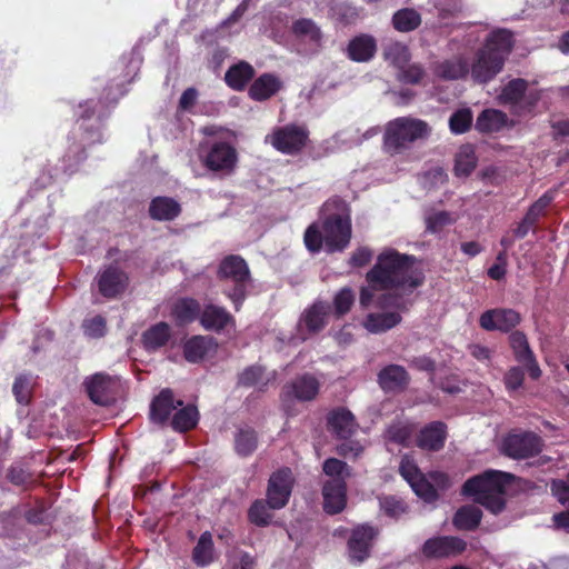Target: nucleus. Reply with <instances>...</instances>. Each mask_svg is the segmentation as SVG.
I'll use <instances>...</instances> for the list:
<instances>
[{
    "instance_id": "1",
    "label": "nucleus",
    "mask_w": 569,
    "mask_h": 569,
    "mask_svg": "<svg viewBox=\"0 0 569 569\" xmlns=\"http://www.w3.org/2000/svg\"><path fill=\"white\" fill-rule=\"evenodd\" d=\"M417 262L418 259L412 254L386 248L377 256L375 264L366 273V281L373 288L413 293L426 279L423 271L416 266Z\"/></svg>"
},
{
    "instance_id": "2",
    "label": "nucleus",
    "mask_w": 569,
    "mask_h": 569,
    "mask_svg": "<svg viewBox=\"0 0 569 569\" xmlns=\"http://www.w3.org/2000/svg\"><path fill=\"white\" fill-rule=\"evenodd\" d=\"M515 46L513 33L507 29L491 31L485 44L476 54V60L469 67L475 82L485 84L491 81L503 69L505 62Z\"/></svg>"
},
{
    "instance_id": "3",
    "label": "nucleus",
    "mask_w": 569,
    "mask_h": 569,
    "mask_svg": "<svg viewBox=\"0 0 569 569\" xmlns=\"http://www.w3.org/2000/svg\"><path fill=\"white\" fill-rule=\"evenodd\" d=\"M515 480L516 476L512 473L489 469L469 478L462 485L461 493L472 497L493 515H499L506 508L507 488Z\"/></svg>"
},
{
    "instance_id": "4",
    "label": "nucleus",
    "mask_w": 569,
    "mask_h": 569,
    "mask_svg": "<svg viewBox=\"0 0 569 569\" xmlns=\"http://www.w3.org/2000/svg\"><path fill=\"white\" fill-rule=\"evenodd\" d=\"M432 133L431 126L419 118L398 117L387 122L382 137V148L391 157L403 154L412 146L426 141Z\"/></svg>"
},
{
    "instance_id": "5",
    "label": "nucleus",
    "mask_w": 569,
    "mask_h": 569,
    "mask_svg": "<svg viewBox=\"0 0 569 569\" xmlns=\"http://www.w3.org/2000/svg\"><path fill=\"white\" fill-rule=\"evenodd\" d=\"M217 278L220 281H231L232 288L223 291L239 311L246 297L247 287L251 281V273L247 261L239 254L226 256L219 263Z\"/></svg>"
},
{
    "instance_id": "6",
    "label": "nucleus",
    "mask_w": 569,
    "mask_h": 569,
    "mask_svg": "<svg viewBox=\"0 0 569 569\" xmlns=\"http://www.w3.org/2000/svg\"><path fill=\"white\" fill-rule=\"evenodd\" d=\"M308 141L309 130L305 126L296 123L276 127L266 137L267 143H270L277 151L288 156L299 154L307 147Z\"/></svg>"
},
{
    "instance_id": "7",
    "label": "nucleus",
    "mask_w": 569,
    "mask_h": 569,
    "mask_svg": "<svg viewBox=\"0 0 569 569\" xmlns=\"http://www.w3.org/2000/svg\"><path fill=\"white\" fill-rule=\"evenodd\" d=\"M325 232L326 252L329 254L345 251L351 241L352 223L349 213H330L321 221Z\"/></svg>"
},
{
    "instance_id": "8",
    "label": "nucleus",
    "mask_w": 569,
    "mask_h": 569,
    "mask_svg": "<svg viewBox=\"0 0 569 569\" xmlns=\"http://www.w3.org/2000/svg\"><path fill=\"white\" fill-rule=\"evenodd\" d=\"M202 152L201 162L211 172L229 176L237 168L238 152L227 141H214L206 150L202 149Z\"/></svg>"
},
{
    "instance_id": "9",
    "label": "nucleus",
    "mask_w": 569,
    "mask_h": 569,
    "mask_svg": "<svg viewBox=\"0 0 569 569\" xmlns=\"http://www.w3.org/2000/svg\"><path fill=\"white\" fill-rule=\"evenodd\" d=\"M542 438L532 431L508 433L501 445V452L516 460H523L540 455L543 450Z\"/></svg>"
},
{
    "instance_id": "10",
    "label": "nucleus",
    "mask_w": 569,
    "mask_h": 569,
    "mask_svg": "<svg viewBox=\"0 0 569 569\" xmlns=\"http://www.w3.org/2000/svg\"><path fill=\"white\" fill-rule=\"evenodd\" d=\"M379 536V529L369 523L353 527L347 541L349 561L359 565L366 561L371 553L373 542Z\"/></svg>"
},
{
    "instance_id": "11",
    "label": "nucleus",
    "mask_w": 569,
    "mask_h": 569,
    "mask_svg": "<svg viewBox=\"0 0 569 569\" xmlns=\"http://www.w3.org/2000/svg\"><path fill=\"white\" fill-rule=\"evenodd\" d=\"M295 486L290 468L283 467L271 473L267 486L268 505L273 510L282 509L289 502Z\"/></svg>"
},
{
    "instance_id": "12",
    "label": "nucleus",
    "mask_w": 569,
    "mask_h": 569,
    "mask_svg": "<svg viewBox=\"0 0 569 569\" xmlns=\"http://www.w3.org/2000/svg\"><path fill=\"white\" fill-rule=\"evenodd\" d=\"M467 542L456 536H437L427 539L421 546V555L429 560L456 557L463 553Z\"/></svg>"
},
{
    "instance_id": "13",
    "label": "nucleus",
    "mask_w": 569,
    "mask_h": 569,
    "mask_svg": "<svg viewBox=\"0 0 569 569\" xmlns=\"http://www.w3.org/2000/svg\"><path fill=\"white\" fill-rule=\"evenodd\" d=\"M508 340L515 360L526 368L530 379L538 380L542 371L526 333L520 330H515L509 335Z\"/></svg>"
},
{
    "instance_id": "14",
    "label": "nucleus",
    "mask_w": 569,
    "mask_h": 569,
    "mask_svg": "<svg viewBox=\"0 0 569 569\" xmlns=\"http://www.w3.org/2000/svg\"><path fill=\"white\" fill-rule=\"evenodd\" d=\"M99 293L107 299H116L124 293L129 286V276L116 263L107 266L97 276Z\"/></svg>"
},
{
    "instance_id": "15",
    "label": "nucleus",
    "mask_w": 569,
    "mask_h": 569,
    "mask_svg": "<svg viewBox=\"0 0 569 569\" xmlns=\"http://www.w3.org/2000/svg\"><path fill=\"white\" fill-rule=\"evenodd\" d=\"M521 322L518 311L510 308H493L480 315L479 326L486 331L512 332Z\"/></svg>"
},
{
    "instance_id": "16",
    "label": "nucleus",
    "mask_w": 569,
    "mask_h": 569,
    "mask_svg": "<svg viewBox=\"0 0 569 569\" xmlns=\"http://www.w3.org/2000/svg\"><path fill=\"white\" fill-rule=\"evenodd\" d=\"M320 391V381L311 373L297 376L282 388L281 401L286 405L296 399L301 402L312 401Z\"/></svg>"
},
{
    "instance_id": "17",
    "label": "nucleus",
    "mask_w": 569,
    "mask_h": 569,
    "mask_svg": "<svg viewBox=\"0 0 569 569\" xmlns=\"http://www.w3.org/2000/svg\"><path fill=\"white\" fill-rule=\"evenodd\" d=\"M199 323L206 331L221 333L236 328V318L227 308L209 302L201 307Z\"/></svg>"
},
{
    "instance_id": "18",
    "label": "nucleus",
    "mask_w": 569,
    "mask_h": 569,
    "mask_svg": "<svg viewBox=\"0 0 569 569\" xmlns=\"http://www.w3.org/2000/svg\"><path fill=\"white\" fill-rule=\"evenodd\" d=\"M327 430L341 440L350 439L358 430L355 415L346 407H336L326 416Z\"/></svg>"
},
{
    "instance_id": "19",
    "label": "nucleus",
    "mask_w": 569,
    "mask_h": 569,
    "mask_svg": "<svg viewBox=\"0 0 569 569\" xmlns=\"http://www.w3.org/2000/svg\"><path fill=\"white\" fill-rule=\"evenodd\" d=\"M331 306L327 301L317 300L308 307L299 320V331L308 336L316 335L328 325Z\"/></svg>"
},
{
    "instance_id": "20",
    "label": "nucleus",
    "mask_w": 569,
    "mask_h": 569,
    "mask_svg": "<svg viewBox=\"0 0 569 569\" xmlns=\"http://www.w3.org/2000/svg\"><path fill=\"white\" fill-rule=\"evenodd\" d=\"M529 82L522 78H516L508 81L501 89L499 100L502 104L511 107L518 106L523 99L530 107H535L539 100L538 92H529L527 94Z\"/></svg>"
},
{
    "instance_id": "21",
    "label": "nucleus",
    "mask_w": 569,
    "mask_h": 569,
    "mask_svg": "<svg viewBox=\"0 0 569 569\" xmlns=\"http://www.w3.org/2000/svg\"><path fill=\"white\" fill-rule=\"evenodd\" d=\"M89 399L99 406H109L113 400L112 379L104 372H97L84 381Z\"/></svg>"
},
{
    "instance_id": "22",
    "label": "nucleus",
    "mask_w": 569,
    "mask_h": 569,
    "mask_svg": "<svg viewBox=\"0 0 569 569\" xmlns=\"http://www.w3.org/2000/svg\"><path fill=\"white\" fill-rule=\"evenodd\" d=\"M323 510L328 515L340 513L347 505V483L343 479H330L322 487Z\"/></svg>"
},
{
    "instance_id": "23",
    "label": "nucleus",
    "mask_w": 569,
    "mask_h": 569,
    "mask_svg": "<svg viewBox=\"0 0 569 569\" xmlns=\"http://www.w3.org/2000/svg\"><path fill=\"white\" fill-rule=\"evenodd\" d=\"M218 349L217 339L212 336L196 335L187 339L182 346L183 357L190 363L201 362L209 353Z\"/></svg>"
},
{
    "instance_id": "24",
    "label": "nucleus",
    "mask_w": 569,
    "mask_h": 569,
    "mask_svg": "<svg viewBox=\"0 0 569 569\" xmlns=\"http://www.w3.org/2000/svg\"><path fill=\"white\" fill-rule=\"evenodd\" d=\"M182 405V400L174 401L171 389H162L151 401L150 420L158 425H164L169 420L172 411Z\"/></svg>"
},
{
    "instance_id": "25",
    "label": "nucleus",
    "mask_w": 569,
    "mask_h": 569,
    "mask_svg": "<svg viewBox=\"0 0 569 569\" xmlns=\"http://www.w3.org/2000/svg\"><path fill=\"white\" fill-rule=\"evenodd\" d=\"M282 86L278 76L264 72L254 78L248 89V96L253 101L263 102L276 96L282 89Z\"/></svg>"
},
{
    "instance_id": "26",
    "label": "nucleus",
    "mask_w": 569,
    "mask_h": 569,
    "mask_svg": "<svg viewBox=\"0 0 569 569\" xmlns=\"http://www.w3.org/2000/svg\"><path fill=\"white\" fill-rule=\"evenodd\" d=\"M171 339V326L166 321H159L142 332L141 345L147 352L153 353L167 347Z\"/></svg>"
},
{
    "instance_id": "27",
    "label": "nucleus",
    "mask_w": 569,
    "mask_h": 569,
    "mask_svg": "<svg viewBox=\"0 0 569 569\" xmlns=\"http://www.w3.org/2000/svg\"><path fill=\"white\" fill-rule=\"evenodd\" d=\"M447 436V425L442 421H432L420 430L416 443L420 449L439 451L443 448Z\"/></svg>"
},
{
    "instance_id": "28",
    "label": "nucleus",
    "mask_w": 569,
    "mask_h": 569,
    "mask_svg": "<svg viewBox=\"0 0 569 569\" xmlns=\"http://www.w3.org/2000/svg\"><path fill=\"white\" fill-rule=\"evenodd\" d=\"M409 382V373L399 365L386 366L378 373V383L385 392H401L407 389Z\"/></svg>"
},
{
    "instance_id": "29",
    "label": "nucleus",
    "mask_w": 569,
    "mask_h": 569,
    "mask_svg": "<svg viewBox=\"0 0 569 569\" xmlns=\"http://www.w3.org/2000/svg\"><path fill=\"white\" fill-rule=\"evenodd\" d=\"M276 375L268 373L264 366L254 363L246 367L237 377V387L251 388L257 387L259 392H264Z\"/></svg>"
},
{
    "instance_id": "30",
    "label": "nucleus",
    "mask_w": 569,
    "mask_h": 569,
    "mask_svg": "<svg viewBox=\"0 0 569 569\" xmlns=\"http://www.w3.org/2000/svg\"><path fill=\"white\" fill-rule=\"evenodd\" d=\"M201 311L200 302L192 297L178 298L171 306L170 316L177 327L188 326L199 321Z\"/></svg>"
},
{
    "instance_id": "31",
    "label": "nucleus",
    "mask_w": 569,
    "mask_h": 569,
    "mask_svg": "<svg viewBox=\"0 0 569 569\" xmlns=\"http://www.w3.org/2000/svg\"><path fill=\"white\" fill-rule=\"evenodd\" d=\"M377 40L373 36L361 33L353 37L346 49L347 57L355 62H368L377 53Z\"/></svg>"
},
{
    "instance_id": "32",
    "label": "nucleus",
    "mask_w": 569,
    "mask_h": 569,
    "mask_svg": "<svg viewBox=\"0 0 569 569\" xmlns=\"http://www.w3.org/2000/svg\"><path fill=\"white\" fill-rule=\"evenodd\" d=\"M256 77L254 68L247 61L241 60L228 68L224 73L226 84L234 91H243Z\"/></svg>"
},
{
    "instance_id": "33",
    "label": "nucleus",
    "mask_w": 569,
    "mask_h": 569,
    "mask_svg": "<svg viewBox=\"0 0 569 569\" xmlns=\"http://www.w3.org/2000/svg\"><path fill=\"white\" fill-rule=\"evenodd\" d=\"M182 209L180 203L171 197L159 196L149 204V216L157 221H172L178 218Z\"/></svg>"
},
{
    "instance_id": "34",
    "label": "nucleus",
    "mask_w": 569,
    "mask_h": 569,
    "mask_svg": "<svg viewBox=\"0 0 569 569\" xmlns=\"http://www.w3.org/2000/svg\"><path fill=\"white\" fill-rule=\"evenodd\" d=\"M508 116L506 112L498 109L482 110L476 120L475 128L480 133H496L501 131L508 124Z\"/></svg>"
},
{
    "instance_id": "35",
    "label": "nucleus",
    "mask_w": 569,
    "mask_h": 569,
    "mask_svg": "<svg viewBox=\"0 0 569 569\" xmlns=\"http://www.w3.org/2000/svg\"><path fill=\"white\" fill-rule=\"evenodd\" d=\"M401 321L399 312H371L366 317L363 327L371 333H382L397 327Z\"/></svg>"
},
{
    "instance_id": "36",
    "label": "nucleus",
    "mask_w": 569,
    "mask_h": 569,
    "mask_svg": "<svg viewBox=\"0 0 569 569\" xmlns=\"http://www.w3.org/2000/svg\"><path fill=\"white\" fill-rule=\"evenodd\" d=\"M482 518L480 508L473 505L460 507L452 518V525L458 530L471 531L478 528Z\"/></svg>"
},
{
    "instance_id": "37",
    "label": "nucleus",
    "mask_w": 569,
    "mask_h": 569,
    "mask_svg": "<svg viewBox=\"0 0 569 569\" xmlns=\"http://www.w3.org/2000/svg\"><path fill=\"white\" fill-rule=\"evenodd\" d=\"M422 22L421 14L413 8L397 10L391 18L395 30L407 33L417 30Z\"/></svg>"
},
{
    "instance_id": "38",
    "label": "nucleus",
    "mask_w": 569,
    "mask_h": 569,
    "mask_svg": "<svg viewBox=\"0 0 569 569\" xmlns=\"http://www.w3.org/2000/svg\"><path fill=\"white\" fill-rule=\"evenodd\" d=\"M412 293H406L402 290H388L377 298L376 306L380 309H396L406 312L413 305L409 298Z\"/></svg>"
},
{
    "instance_id": "39",
    "label": "nucleus",
    "mask_w": 569,
    "mask_h": 569,
    "mask_svg": "<svg viewBox=\"0 0 569 569\" xmlns=\"http://www.w3.org/2000/svg\"><path fill=\"white\" fill-rule=\"evenodd\" d=\"M258 447V433L249 426L240 427L234 435V451L240 457L251 456Z\"/></svg>"
},
{
    "instance_id": "40",
    "label": "nucleus",
    "mask_w": 569,
    "mask_h": 569,
    "mask_svg": "<svg viewBox=\"0 0 569 569\" xmlns=\"http://www.w3.org/2000/svg\"><path fill=\"white\" fill-rule=\"evenodd\" d=\"M433 71L442 80H458L469 73V64L465 59L445 60L438 63Z\"/></svg>"
},
{
    "instance_id": "41",
    "label": "nucleus",
    "mask_w": 569,
    "mask_h": 569,
    "mask_svg": "<svg viewBox=\"0 0 569 569\" xmlns=\"http://www.w3.org/2000/svg\"><path fill=\"white\" fill-rule=\"evenodd\" d=\"M199 421L198 408L193 405L182 407L173 415L171 427L179 432H187L197 427Z\"/></svg>"
},
{
    "instance_id": "42",
    "label": "nucleus",
    "mask_w": 569,
    "mask_h": 569,
    "mask_svg": "<svg viewBox=\"0 0 569 569\" xmlns=\"http://www.w3.org/2000/svg\"><path fill=\"white\" fill-rule=\"evenodd\" d=\"M213 553L212 536L209 531H204L192 550V560L198 567H207L213 561Z\"/></svg>"
},
{
    "instance_id": "43",
    "label": "nucleus",
    "mask_w": 569,
    "mask_h": 569,
    "mask_svg": "<svg viewBox=\"0 0 569 569\" xmlns=\"http://www.w3.org/2000/svg\"><path fill=\"white\" fill-rule=\"evenodd\" d=\"M477 156L471 146H462L456 156L455 173L457 177H468L477 166Z\"/></svg>"
},
{
    "instance_id": "44",
    "label": "nucleus",
    "mask_w": 569,
    "mask_h": 569,
    "mask_svg": "<svg viewBox=\"0 0 569 569\" xmlns=\"http://www.w3.org/2000/svg\"><path fill=\"white\" fill-rule=\"evenodd\" d=\"M292 33L298 38H308L310 42L319 44L322 39L321 29L309 18H300L291 26Z\"/></svg>"
},
{
    "instance_id": "45",
    "label": "nucleus",
    "mask_w": 569,
    "mask_h": 569,
    "mask_svg": "<svg viewBox=\"0 0 569 569\" xmlns=\"http://www.w3.org/2000/svg\"><path fill=\"white\" fill-rule=\"evenodd\" d=\"M271 508L268 505V499L254 500L248 510V520L257 527H266L271 522L272 515Z\"/></svg>"
},
{
    "instance_id": "46",
    "label": "nucleus",
    "mask_w": 569,
    "mask_h": 569,
    "mask_svg": "<svg viewBox=\"0 0 569 569\" xmlns=\"http://www.w3.org/2000/svg\"><path fill=\"white\" fill-rule=\"evenodd\" d=\"M303 242L310 253H319L323 248L326 249L325 232L321 226L313 222L305 231Z\"/></svg>"
},
{
    "instance_id": "47",
    "label": "nucleus",
    "mask_w": 569,
    "mask_h": 569,
    "mask_svg": "<svg viewBox=\"0 0 569 569\" xmlns=\"http://www.w3.org/2000/svg\"><path fill=\"white\" fill-rule=\"evenodd\" d=\"M385 59L395 67L402 68L410 60L409 48L401 42H392L385 48Z\"/></svg>"
},
{
    "instance_id": "48",
    "label": "nucleus",
    "mask_w": 569,
    "mask_h": 569,
    "mask_svg": "<svg viewBox=\"0 0 569 569\" xmlns=\"http://www.w3.org/2000/svg\"><path fill=\"white\" fill-rule=\"evenodd\" d=\"M12 393L18 403L29 405L32 397L31 376L27 373L18 375L12 386Z\"/></svg>"
},
{
    "instance_id": "49",
    "label": "nucleus",
    "mask_w": 569,
    "mask_h": 569,
    "mask_svg": "<svg viewBox=\"0 0 569 569\" xmlns=\"http://www.w3.org/2000/svg\"><path fill=\"white\" fill-rule=\"evenodd\" d=\"M472 120V112L469 108L458 109L449 118L450 131L455 134L466 133L471 128Z\"/></svg>"
},
{
    "instance_id": "50",
    "label": "nucleus",
    "mask_w": 569,
    "mask_h": 569,
    "mask_svg": "<svg viewBox=\"0 0 569 569\" xmlns=\"http://www.w3.org/2000/svg\"><path fill=\"white\" fill-rule=\"evenodd\" d=\"M413 427L409 423L396 422L386 430V438L397 445L407 447L412 436Z\"/></svg>"
},
{
    "instance_id": "51",
    "label": "nucleus",
    "mask_w": 569,
    "mask_h": 569,
    "mask_svg": "<svg viewBox=\"0 0 569 569\" xmlns=\"http://www.w3.org/2000/svg\"><path fill=\"white\" fill-rule=\"evenodd\" d=\"M355 303V293L349 287L340 289L333 297V312L337 318L347 315Z\"/></svg>"
},
{
    "instance_id": "52",
    "label": "nucleus",
    "mask_w": 569,
    "mask_h": 569,
    "mask_svg": "<svg viewBox=\"0 0 569 569\" xmlns=\"http://www.w3.org/2000/svg\"><path fill=\"white\" fill-rule=\"evenodd\" d=\"M413 492L425 502L432 503L438 500L439 493L435 486L422 475L410 485Z\"/></svg>"
},
{
    "instance_id": "53",
    "label": "nucleus",
    "mask_w": 569,
    "mask_h": 569,
    "mask_svg": "<svg viewBox=\"0 0 569 569\" xmlns=\"http://www.w3.org/2000/svg\"><path fill=\"white\" fill-rule=\"evenodd\" d=\"M380 507L386 516L393 519H399L408 511L407 503L396 496H387L380 499Z\"/></svg>"
},
{
    "instance_id": "54",
    "label": "nucleus",
    "mask_w": 569,
    "mask_h": 569,
    "mask_svg": "<svg viewBox=\"0 0 569 569\" xmlns=\"http://www.w3.org/2000/svg\"><path fill=\"white\" fill-rule=\"evenodd\" d=\"M426 71L419 63L405 64L399 68L398 80L407 84H418L425 78Z\"/></svg>"
},
{
    "instance_id": "55",
    "label": "nucleus",
    "mask_w": 569,
    "mask_h": 569,
    "mask_svg": "<svg viewBox=\"0 0 569 569\" xmlns=\"http://www.w3.org/2000/svg\"><path fill=\"white\" fill-rule=\"evenodd\" d=\"M81 328L84 336L97 339L106 335L107 322L102 316L98 315L91 318H86L82 321Z\"/></svg>"
},
{
    "instance_id": "56",
    "label": "nucleus",
    "mask_w": 569,
    "mask_h": 569,
    "mask_svg": "<svg viewBox=\"0 0 569 569\" xmlns=\"http://www.w3.org/2000/svg\"><path fill=\"white\" fill-rule=\"evenodd\" d=\"M399 473L409 485L423 475L415 459L409 455L402 456L399 465Z\"/></svg>"
},
{
    "instance_id": "57",
    "label": "nucleus",
    "mask_w": 569,
    "mask_h": 569,
    "mask_svg": "<svg viewBox=\"0 0 569 569\" xmlns=\"http://www.w3.org/2000/svg\"><path fill=\"white\" fill-rule=\"evenodd\" d=\"M323 472L331 479H343L349 476L348 465L337 458H328L322 466Z\"/></svg>"
},
{
    "instance_id": "58",
    "label": "nucleus",
    "mask_w": 569,
    "mask_h": 569,
    "mask_svg": "<svg viewBox=\"0 0 569 569\" xmlns=\"http://www.w3.org/2000/svg\"><path fill=\"white\" fill-rule=\"evenodd\" d=\"M336 19L345 26L355 23L359 18V11L356 7L342 2L332 8Z\"/></svg>"
},
{
    "instance_id": "59",
    "label": "nucleus",
    "mask_w": 569,
    "mask_h": 569,
    "mask_svg": "<svg viewBox=\"0 0 569 569\" xmlns=\"http://www.w3.org/2000/svg\"><path fill=\"white\" fill-rule=\"evenodd\" d=\"M450 223H452V219L449 212L437 211L426 218V231L437 233Z\"/></svg>"
},
{
    "instance_id": "60",
    "label": "nucleus",
    "mask_w": 569,
    "mask_h": 569,
    "mask_svg": "<svg viewBox=\"0 0 569 569\" xmlns=\"http://www.w3.org/2000/svg\"><path fill=\"white\" fill-rule=\"evenodd\" d=\"M525 370L526 368L523 366H513L508 369L503 378L507 390L516 391L522 387L525 381Z\"/></svg>"
},
{
    "instance_id": "61",
    "label": "nucleus",
    "mask_w": 569,
    "mask_h": 569,
    "mask_svg": "<svg viewBox=\"0 0 569 569\" xmlns=\"http://www.w3.org/2000/svg\"><path fill=\"white\" fill-rule=\"evenodd\" d=\"M372 257L373 251L369 247H359L352 252L349 264L355 268H361L370 263Z\"/></svg>"
},
{
    "instance_id": "62",
    "label": "nucleus",
    "mask_w": 569,
    "mask_h": 569,
    "mask_svg": "<svg viewBox=\"0 0 569 569\" xmlns=\"http://www.w3.org/2000/svg\"><path fill=\"white\" fill-rule=\"evenodd\" d=\"M256 558L247 551H239L237 559L230 565V569H256Z\"/></svg>"
},
{
    "instance_id": "63",
    "label": "nucleus",
    "mask_w": 569,
    "mask_h": 569,
    "mask_svg": "<svg viewBox=\"0 0 569 569\" xmlns=\"http://www.w3.org/2000/svg\"><path fill=\"white\" fill-rule=\"evenodd\" d=\"M551 492L561 505H569V482L565 480H553L551 482Z\"/></svg>"
},
{
    "instance_id": "64",
    "label": "nucleus",
    "mask_w": 569,
    "mask_h": 569,
    "mask_svg": "<svg viewBox=\"0 0 569 569\" xmlns=\"http://www.w3.org/2000/svg\"><path fill=\"white\" fill-rule=\"evenodd\" d=\"M410 367L418 371L433 373L436 371V362L427 356L415 357L410 360Z\"/></svg>"
}]
</instances>
